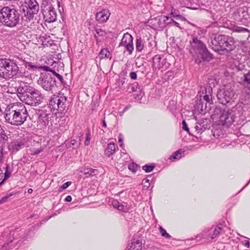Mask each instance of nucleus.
Instances as JSON below:
<instances>
[{
	"instance_id": "obj_53",
	"label": "nucleus",
	"mask_w": 250,
	"mask_h": 250,
	"mask_svg": "<svg viewBox=\"0 0 250 250\" xmlns=\"http://www.w3.org/2000/svg\"><path fill=\"white\" fill-rule=\"evenodd\" d=\"M71 184V182H69V181L67 182L64 183L60 188H62V189H64L66 188H68L69 186H70Z\"/></svg>"
},
{
	"instance_id": "obj_27",
	"label": "nucleus",
	"mask_w": 250,
	"mask_h": 250,
	"mask_svg": "<svg viewBox=\"0 0 250 250\" xmlns=\"http://www.w3.org/2000/svg\"><path fill=\"white\" fill-rule=\"evenodd\" d=\"M142 250V242L139 240H135L131 243L129 248L128 250Z\"/></svg>"
},
{
	"instance_id": "obj_42",
	"label": "nucleus",
	"mask_w": 250,
	"mask_h": 250,
	"mask_svg": "<svg viewBox=\"0 0 250 250\" xmlns=\"http://www.w3.org/2000/svg\"><path fill=\"white\" fill-rule=\"evenodd\" d=\"M159 229L162 236L165 237L166 238L169 239L171 238V236L162 227H160Z\"/></svg>"
},
{
	"instance_id": "obj_13",
	"label": "nucleus",
	"mask_w": 250,
	"mask_h": 250,
	"mask_svg": "<svg viewBox=\"0 0 250 250\" xmlns=\"http://www.w3.org/2000/svg\"><path fill=\"white\" fill-rule=\"evenodd\" d=\"M133 40V37L130 34L126 33L124 34L119 46L125 47V50L130 55L134 50Z\"/></svg>"
},
{
	"instance_id": "obj_1",
	"label": "nucleus",
	"mask_w": 250,
	"mask_h": 250,
	"mask_svg": "<svg viewBox=\"0 0 250 250\" xmlns=\"http://www.w3.org/2000/svg\"><path fill=\"white\" fill-rule=\"evenodd\" d=\"M17 95L20 99L25 104L37 106L40 104L43 99L41 92L26 83H22L18 87Z\"/></svg>"
},
{
	"instance_id": "obj_30",
	"label": "nucleus",
	"mask_w": 250,
	"mask_h": 250,
	"mask_svg": "<svg viewBox=\"0 0 250 250\" xmlns=\"http://www.w3.org/2000/svg\"><path fill=\"white\" fill-rule=\"evenodd\" d=\"M83 134H81V136L78 139H73L71 141V146L72 148L74 149L77 148L81 145V137L83 136Z\"/></svg>"
},
{
	"instance_id": "obj_41",
	"label": "nucleus",
	"mask_w": 250,
	"mask_h": 250,
	"mask_svg": "<svg viewBox=\"0 0 250 250\" xmlns=\"http://www.w3.org/2000/svg\"><path fill=\"white\" fill-rule=\"evenodd\" d=\"M154 167L155 166L154 165H146L143 167L142 169L146 172H150L153 170Z\"/></svg>"
},
{
	"instance_id": "obj_58",
	"label": "nucleus",
	"mask_w": 250,
	"mask_h": 250,
	"mask_svg": "<svg viewBox=\"0 0 250 250\" xmlns=\"http://www.w3.org/2000/svg\"><path fill=\"white\" fill-rule=\"evenodd\" d=\"M12 240H11L7 244H5L4 245H3L2 247V250H7V249H6L7 247L8 246L9 243L12 242Z\"/></svg>"
},
{
	"instance_id": "obj_25",
	"label": "nucleus",
	"mask_w": 250,
	"mask_h": 250,
	"mask_svg": "<svg viewBox=\"0 0 250 250\" xmlns=\"http://www.w3.org/2000/svg\"><path fill=\"white\" fill-rule=\"evenodd\" d=\"M81 172L83 173L84 175H85L86 177H88L89 176L96 175L97 174L98 171L96 169L84 167L83 169L81 170Z\"/></svg>"
},
{
	"instance_id": "obj_31",
	"label": "nucleus",
	"mask_w": 250,
	"mask_h": 250,
	"mask_svg": "<svg viewBox=\"0 0 250 250\" xmlns=\"http://www.w3.org/2000/svg\"><path fill=\"white\" fill-rule=\"evenodd\" d=\"M96 33L94 34L95 38H97L99 37H104L106 35V32L99 28H96L95 29Z\"/></svg>"
},
{
	"instance_id": "obj_18",
	"label": "nucleus",
	"mask_w": 250,
	"mask_h": 250,
	"mask_svg": "<svg viewBox=\"0 0 250 250\" xmlns=\"http://www.w3.org/2000/svg\"><path fill=\"white\" fill-rule=\"evenodd\" d=\"M110 15L108 10H103L98 12L96 15V20L100 22L106 21Z\"/></svg>"
},
{
	"instance_id": "obj_40",
	"label": "nucleus",
	"mask_w": 250,
	"mask_h": 250,
	"mask_svg": "<svg viewBox=\"0 0 250 250\" xmlns=\"http://www.w3.org/2000/svg\"><path fill=\"white\" fill-rule=\"evenodd\" d=\"M129 209V207H128L126 204V205H125L120 204L117 209H118L119 210H120V211H122L124 212H127L128 211Z\"/></svg>"
},
{
	"instance_id": "obj_43",
	"label": "nucleus",
	"mask_w": 250,
	"mask_h": 250,
	"mask_svg": "<svg viewBox=\"0 0 250 250\" xmlns=\"http://www.w3.org/2000/svg\"><path fill=\"white\" fill-rule=\"evenodd\" d=\"M138 165L134 163H131L128 166V169L133 172H135L137 170Z\"/></svg>"
},
{
	"instance_id": "obj_20",
	"label": "nucleus",
	"mask_w": 250,
	"mask_h": 250,
	"mask_svg": "<svg viewBox=\"0 0 250 250\" xmlns=\"http://www.w3.org/2000/svg\"><path fill=\"white\" fill-rule=\"evenodd\" d=\"M245 11L244 6L239 7L235 9L232 14L234 20L241 22L242 20V15Z\"/></svg>"
},
{
	"instance_id": "obj_2",
	"label": "nucleus",
	"mask_w": 250,
	"mask_h": 250,
	"mask_svg": "<svg viewBox=\"0 0 250 250\" xmlns=\"http://www.w3.org/2000/svg\"><path fill=\"white\" fill-rule=\"evenodd\" d=\"M22 11L13 6H5L0 10V22L9 27H15L22 19Z\"/></svg>"
},
{
	"instance_id": "obj_59",
	"label": "nucleus",
	"mask_w": 250,
	"mask_h": 250,
	"mask_svg": "<svg viewBox=\"0 0 250 250\" xmlns=\"http://www.w3.org/2000/svg\"><path fill=\"white\" fill-rule=\"evenodd\" d=\"M72 200V197L70 195H68L66 197L65 201L66 202H70Z\"/></svg>"
},
{
	"instance_id": "obj_7",
	"label": "nucleus",
	"mask_w": 250,
	"mask_h": 250,
	"mask_svg": "<svg viewBox=\"0 0 250 250\" xmlns=\"http://www.w3.org/2000/svg\"><path fill=\"white\" fill-rule=\"evenodd\" d=\"M38 83L44 90L51 93L56 90V79L49 74H42L38 80Z\"/></svg>"
},
{
	"instance_id": "obj_62",
	"label": "nucleus",
	"mask_w": 250,
	"mask_h": 250,
	"mask_svg": "<svg viewBox=\"0 0 250 250\" xmlns=\"http://www.w3.org/2000/svg\"><path fill=\"white\" fill-rule=\"evenodd\" d=\"M3 171L1 170V168L0 167V182H1V180L2 179V178L3 177Z\"/></svg>"
},
{
	"instance_id": "obj_36",
	"label": "nucleus",
	"mask_w": 250,
	"mask_h": 250,
	"mask_svg": "<svg viewBox=\"0 0 250 250\" xmlns=\"http://www.w3.org/2000/svg\"><path fill=\"white\" fill-rule=\"evenodd\" d=\"M222 227H221L219 226H217L215 228V229L214 230V232H213V233L211 238L213 239V238L217 237L218 236H219V235L220 234V231L222 230Z\"/></svg>"
},
{
	"instance_id": "obj_16",
	"label": "nucleus",
	"mask_w": 250,
	"mask_h": 250,
	"mask_svg": "<svg viewBox=\"0 0 250 250\" xmlns=\"http://www.w3.org/2000/svg\"><path fill=\"white\" fill-rule=\"evenodd\" d=\"M49 111L46 110H39L37 114L38 115L40 121L43 123L45 125H48L49 123V119L50 118V114Z\"/></svg>"
},
{
	"instance_id": "obj_12",
	"label": "nucleus",
	"mask_w": 250,
	"mask_h": 250,
	"mask_svg": "<svg viewBox=\"0 0 250 250\" xmlns=\"http://www.w3.org/2000/svg\"><path fill=\"white\" fill-rule=\"evenodd\" d=\"M220 113L219 124L229 126L234 122L235 116L231 110H222Z\"/></svg>"
},
{
	"instance_id": "obj_28",
	"label": "nucleus",
	"mask_w": 250,
	"mask_h": 250,
	"mask_svg": "<svg viewBox=\"0 0 250 250\" xmlns=\"http://www.w3.org/2000/svg\"><path fill=\"white\" fill-rule=\"evenodd\" d=\"M110 55V52L108 51L107 48H105L101 50L99 54V57L101 60H102L105 58H108Z\"/></svg>"
},
{
	"instance_id": "obj_8",
	"label": "nucleus",
	"mask_w": 250,
	"mask_h": 250,
	"mask_svg": "<svg viewBox=\"0 0 250 250\" xmlns=\"http://www.w3.org/2000/svg\"><path fill=\"white\" fill-rule=\"evenodd\" d=\"M67 98L63 95H53L49 101V107L51 111L57 113H62L65 108Z\"/></svg>"
},
{
	"instance_id": "obj_52",
	"label": "nucleus",
	"mask_w": 250,
	"mask_h": 250,
	"mask_svg": "<svg viewBox=\"0 0 250 250\" xmlns=\"http://www.w3.org/2000/svg\"><path fill=\"white\" fill-rule=\"evenodd\" d=\"M111 203L113 207L114 208L118 209V206L120 203L117 200H113Z\"/></svg>"
},
{
	"instance_id": "obj_37",
	"label": "nucleus",
	"mask_w": 250,
	"mask_h": 250,
	"mask_svg": "<svg viewBox=\"0 0 250 250\" xmlns=\"http://www.w3.org/2000/svg\"><path fill=\"white\" fill-rule=\"evenodd\" d=\"M161 60V57L160 55H155L153 58V65H157V66L159 67L160 64H159V62Z\"/></svg>"
},
{
	"instance_id": "obj_4",
	"label": "nucleus",
	"mask_w": 250,
	"mask_h": 250,
	"mask_svg": "<svg viewBox=\"0 0 250 250\" xmlns=\"http://www.w3.org/2000/svg\"><path fill=\"white\" fill-rule=\"evenodd\" d=\"M19 68L15 61L7 59H0V78L6 80L16 76Z\"/></svg>"
},
{
	"instance_id": "obj_44",
	"label": "nucleus",
	"mask_w": 250,
	"mask_h": 250,
	"mask_svg": "<svg viewBox=\"0 0 250 250\" xmlns=\"http://www.w3.org/2000/svg\"><path fill=\"white\" fill-rule=\"evenodd\" d=\"M13 195V194L11 193L8 195H6V196L3 197L0 200V205L6 202L8 199L11 196H12Z\"/></svg>"
},
{
	"instance_id": "obj_38",
	"label": "nucleus",
	"mask_w": 250,
	"mask_h": 250,
	"mask_svg": "<svg viewBox=\"0 0 250 250\" xmlns=\"http://www.w3.org/2000/svg\"><path fill=\"white\" fill-rule=\"evenodd\" d=\"M184 152V151L182 150V149H179L176 151L170 156V159H176L180 158L181 156H179L178 155Z\"/></svg>"
},
{
	"instance_id": "obj_6",
	"label": "nucleus",
	"mask_w": 250,
	"mask_h": 250,
	"mask_svg": "<svg viewBox=\"0 0 250 250\" xmlns=\"http://www.w3.org/2000/svg\"><path fill=\"white\" fill-rule=\"evenodd\" d=\"M25 7L26 8V13L22 17V24L26 25L25 22H30L33 21L34 15L37 14L39 10L38 3L36 0H25Z\"/></svg>"
},
{
	"instance_id": "obj_34",
	"label": "nucleus",
	"mask_w": 250,
	"mask_h": 250,
	"mask_svg": "<svg viewBox=\"0 0 250 250\" xmlns=\"http://www.w3.org/2000/svg\"><path fill=\"white\" fill-rule=\"evenodd\" d=\"M125 83L124 79H118L115 83V89L117 91L119 90L121 86L123 85Z\"/></svg>"
},
{
	"instance_id": "obj_39",
	"label": "nucleus",
	"mask_w": 250,
	"mask_h": 250,
	"mask_svg": "<svg viewBox=\"0 0 250 250\" xmlns=\"http://www.w3.org/2000/svg\"><path fill=\"white\" fill-rule=\"evenodd\" d=\"M184 152V151L182 150V149H179L176 151L170 156V159H176L180 158L181 156H179L178 155Z\"/></svg>"
},
{
	"instance_id": "obj_32",
	"label": "nucleus",
	"mask_w": 250,
	"mask_h": 250,
	"mask_svg": "<svg viewBox=\"0 0 250 250\" xmlns=\"http://www.w3.org/2000/svg\"><path fill=\"white\" fill-rule=\"evenodd\" d=\"M9 168V166L7 165L5 167L6 170L4 173V178L0 182V185H1L3 184V183L5 181L6 179H7L11 175V172L9 171L8 169Z\"/></svg>"
},
{
	"instance_id": "obj_3",
	"label": "nucleus",
	"mask_w": 250,
	"mask_h": 250,
	"mask_svg": "<svg viewBox=\"0 0 250 250\" xmlns=\"http://www.w3.org/2000/svg\"><path fill=\"white\" fill-rule=\"evenodd\" d=\"M210 43L212 49L216 52L226 51L229 52L234 47L232 38L222 34H212L210 37Z\"/></svg>"
},
{
	"instance_id": "obj_55",
	"label": "nucleus",
	"mask_w": 250,
	"mask_h": 250,
	"mask_svg": "<svg viewBox=\"0 0 250 250\" xmlns=\"http://www.w3.org/2000/svg\"><path fill=\"white\" fill-rule=\"evenodd\" d=\"M129 76L132 79L135 80L137 78V74L135 72H130Z\"/></svg>"
},
{
	"instance_id": "obj_57",
	"label": "nucleus",
	"mask_w": 250,
	"mask_h": 250,
	"mask_svg": "<svg viewBox=\"0 0 250 250\" xmlns=\"http://www.w3.org/2000/svg\"><path fill=\"white\" fill-rule=\"evenodd\" d=\"M119 142L120 143V146L121 147H122L123 146L124 144H123V139L122 138L121 135H119Z\"/></svg>"
},
{
	"instance_id": "obj_19",
	"label": "nucleus",
	"mask_w": 250,
	"mask_h": 250,
	"mask_svg": "<svg viewBox=\"0 0 250 250\" xmlns=\"http://www.w3.org/2000/svg\"><path fill=\"white\" fill-rule=\"evenodd\" d=\"M159 21L163 22L162 24L160 25L161 28H163L166 25L172 23L176 26L179 27V23L174 21L172 19H171L169 17L166 16H160V18L159 19Z\"/></svg>"
},
{
	"instance_id": "obj_10",
	"label": "nucleus",
	"mask_w": 250,
	"mask_h": 250,
	"mask_svg": "<svg viewBox=\"0 0 250 250\" xmlns=\"http://www.w3.org/2000/svg\"><path fill=\"white\" fill-rule=\"evenodd\" d=\"M41 9L43 19L46 22L50 23L56 21L57 14L52 3L45 1L42 3Z\"/></svg>"
},
{
	"instance_id": "obj_35",
	"label": "nucleus",
	"mask_w": 250,
	"mask_h": 250,
	"mask_svg": "<svg viewBox=\"0 0 250 250\" xmlns=\"http://www.w3.org/2000/svg\"><path fill=\"white\" fill-rule=\"evenodd\" d=\"M170 15L174 18H177L180 20H184L185 18L181 15H180L179 12L175 10H172L170 13Z\"/></svg>"
},
{
	"instance_id": "obj_5",
	"label": "nucleus",
	"mask_w": 250,
	"mask_h": 250,
	"mask_svg": "<svg viewBox=\"0 0 250 250\" xmlns=\"http://www.w3.org/2000/svg\"><path fill=\"white\" fill-rule=\"evenodd\" d=\"M190 52L193 56L200 55L203 61H209L212 59V55L208 51L206 45L197 38L194 37L190 42Z\"/></svg>"
},
{
	"instance_id": "obj_11",
	"label": "nucleus",
	"mask_w": 250,
	"mask_h": 250,
	"mask_svg": "<svg viewBox=\"0 0 250 250\" xmlns=\"http://www.w3.org/2000/svg\"><path fill=\"white\" fill-rule=\"evenodd\" d=\"M13 114H15V118L16 125H22L26 120L28 116L27 110L22 104L15 103V109Z\"/></svg>"
},
{
	"instance_id": "obj_9",
	"label": "nucleus",
	"mask_w": 250,
	"mask_h": 250,
	"mask_svg": "<svg viewBox=\"0 0 250 250\" xmlns=\"http://www.w3.org/2000/svg\"><path fill=\"white\" fill-rule=\"evenodd\" d=\"M234 95L233 88L231 86L227 85L218 91L217 97L220 103L226 105L232 100Z\"/></svg>"
},
{
	"instance_id": "obj_26",
	"label": "nucleus",
	"mask_w": 250,
	"mask_h": 250,
	"mask_svg": "<svg viewBox=\"0 0 250 250\" xmlns=\"http://www.w3.org/2000/svg\"><path fill=\"white\" fill-rule=\"evenodd\" d=\"M115 150V144L113 143H110L107 145V146L104 151V155L109 157L114 154Z\"/></svg>"
},
{
	"instance_id": "obj_14",
	"label": "nucleus",
	"mask_w": 250,
	"mask_h": 250,
	"mask_svg": "<svg viewBox=\"0 0 250 250\" xmlns=\"http://www.w3.org/2000/svg\"><path fill=\"white\" fill-rule=\"evenodd\" d=\"M15 109V103L10 104L7 106L4 112V117L6 122L13 125H16V123L14 117L15 114H13Z\"/></svg>"
},
{
	"instance_id": "obj_46",
	"label": "nucleus",
	"mask_w": 250,
	"mask_h": 250,
	"mask_svg": "<svg viewBox=\"0 0 250 250\" xmlns=\"http://www.w3.org/2000/svg\"><path fill=\"white\" fill-rule=\"evenodd\" d=\"M53 74L59 79L62 84H64L63 79L62 76L57 73L55 71H54Z\"/></svg>"
},
{
	"instance_id": "obj_48",
	"label": "nucleus",
	"mask_w": 250,
	"mask_h": 250,
	"mask_svg": "<svg viewBox=\"0 0 250 250\" xmlns=\"http://www.w3.org/2000/svg\"><path fill=\"white\" fill-rule=\"evenodd\" d=\"M43 70L46 71H50L53 74L54 73L55 70L53 69L51 67L48 66H43L41 67Z\"/></svg>"
},
{
	"instance_id": "obj_54",
	"label": "nucleus",
	"mask_w": 250,
	"mask_h": 250,
	"mask_svg": "<svg viewBox=\"0 0 250 250\" xmlns=\"http://www.w3.org/2000/svg\"><path fill=\"white\" fill-rule=\"evenodd\" d=\"M182 125H183V130H186V131H187L188 132L189 131V129L188 127V125H187V124L186 122L185 121H183L182 122Z\"/></svg>"
},
{
	"instance_id": "obj_50",
	"label": "nucleus",
	"mask_w": 250,
	"mask_h": 250,
	"mask_svg": "<svg viewBox=\"0 0 250 250\" xmlns=\"http://www.w3.org/2000/svg\"><path fill=\"white\" fill-rule=\"evenodd\" d=\"M146 44H145L146 47V46H148L149 48H150L152 46L153 43L152 42H153V41L152 40L150 41V39L149 38H147L146 41Z\"/></svg>"
},
{
	"instance_id": "obj_64",
	"label": "nucleus",
	"mask_w": 250,
	"mask_h": 250,
	"mask_svg": "<svg viewBox=\"0 0 250 250\" xmlns=\"http://www.w3.org/2000/svg\"><path fill=\"white\" fill-rule=\"evenodd\" d=\"M32 192H33V190H32V189H31V188H29V189L28 190V192L29 193H31Z\"/></svg>"
},
{
	"instance_id": "obj_23",
	"label": "nucleus",
	"mask_w": 250,
	"mask_h": 250,
	"mask_svg": "<svg viewBox=\"0 0 250 250\" xmlns=\"http://www.w3.org/2000/svg\"><path fill=\"white\" fill-rule=\"evenodd\" d=\"M128 89L129 90V92H137V97H135L136 100H140V98L139 97V93L141 94V86H139L137 83H134L130 85L128 87Z\"/></svg>"
},
{
	"instance_id": "obj_49",
	"label": "nucleus",
	"mask_w": 250,
	"mask_h": 250,
	"mask_svg": "<svg viewBox=\"0 0 250 250\" xmlns=\"http://www.w3.org/2000/svg\"><path fill=\"white\" fill-rule=\"evenodd\" d=\"M90 134L89 133H87L86 134V139L84 142V144L86 146H88L90 143Z\"/></svg>"
},
{
	"instance_id": "obj_45",
	"label": "nucleus",
	"mask_w": 250,
	"mask_h": 250,
	"mask_svg": "<svg viewBox=\"0 0 250 250\" xmlns=\"http://www.w3.org/2000/svg\"><path fill=\"white\" fill-rule=\"evenodd\" d=\"M204 123V121L202 122L201 121L200 123H198V125H196L195 128L197 131L198 132H202L203 129V125H202V124Z\"/></svg>"
},
{
	"instance_id": "obj_29",
	"label": "nucleus",
	"mask_w": 250,
	"mask_h": 250,
	"mask_svg": "<svg viewBox=\"0 0 250 250\" xmlns=\"http://www.w3.org/2000/svg\"><path fill=\"white\" fill-rule=\"evenodd\" d=\"M231 29L232 31L235 32H249V29L247 28H243L242 27H239L236 25H233L231 27Z\"/></svg>"
},
{
	"instance_id": "obj_24",
	"label": "nucleus",
	"mask_w": 250,
	"mask_h": 250,
	"mask_svg": "<svg viewBox=\"0 0 250 250\" xmlns=\"http://www.w3.org/2000/svg\"><path fill=\"white\" fill-rule=\"evenodd\" d=\"M146 42L145 39H142L141 37L137 38L136 42V49L138 52H141L145 47V44Z\"/></svg>"
},
{
	"instance_id": "obj_21",
	"label": "nucleus",
	"mask_w": 250,
	"mask_h": 250,
	"mask_svg": "<svg viewBox=\"0 0 250 250\" xmlns=\"http://www.w3.org/2000/svg\"><path fill=\"white\" fill-rule=\"evenodd\" d=\"M245 12L242 15V20H241V22L245 25H247L250 22V7L244 6Z\"/></svg>"
},
{
	"instance_id": "obj_63",
	"label": "nucleus",
	"mask_w": 250,
	"mask_h": 250,
	"mask_svg": "<svg viewBox=\"0 0 250 250\" xmlns=\"http://www.w3.org/2000/svg\"><path fill=\"white\" fill-rule=\"evenodd\" d=\"M245 246H246L247 248H249L250 244V242L249 241L246 240L244 244Z\"/></svg>"
},
{
	"instance_id": "obj_60",
	"label": "nucleus",
	"mask_w": 250,
	"mask_h": 250,
	"mask_svg": "<svg viewBox=\"0 0 250 250\" xmlns=\"http://www.w3.org/2000/svg\"><path fill=\"white\" fill-rule=\"evenodd\" d=\"M160 18V17H158V18H157L156 19H155V21H157V23L158 24V26L160 28H161L160 25L162 24V21H159V19Z\"/></svg>"
},
{
	"instance_id": "obj_61",
	"label": "nucleus",
	"mask_w": 250,
	"mask_h": 250,
	"mask_svg": "<svg viewBox=\"0 0 250 250\" xmlns=\"http://www.w3.org/2000/svg\"><path fill=\"white\" fill-rule=\"evenodd\" d=\"M42 0V3L45 2V1L46 2H47V3H52V2H54L53 0Z\"/></svg>"
},
{
	"instance_id": "obj_51",
	"label": "nucleus",
	"mask_w": 250,
	"mask_h": 250,
	"mask_svg": "<svg viewBox=\"0 0 250 250\" xmlns=\"http://www.w3.org/2000/svg\"><path fill=\"white\" fill-rule=\"evenodd\" d=\"M44 149V147H41L40 148L37 149V150H34V151H33V153H32V154L33 155H38L39 154V153H40Z\"/></svg>"
},
{
	"instance_id": "obj_17",
	"label": "nucleus",
	"mask_w": 250,
	"mask_h": 250,
	"mask_svg": "<svg viewBox=\"0 0 250 250\" xmlns=\"http://www.w3.org/2000/svg\"><path fill=\"white\" fill-rule=\"evenodd\" d=\"M24 143L21 140H15L10 143L8 146L9 150L12 152H16L23 147Z\"/></svg>"
},
{
	"instance_id": "obj_47",
	"label": "nucleus",
	"mask_w": 250,
	"mask_h": 250,
	"mask_svg": "<svg viewBox=\"0 0 250 250\" xmlns=\"http://www.w3.org/2000/svg\"><path fill=\"white\" fill-rule=\"evenodd\" d=\"M142 184L143 185L144 189H146L149 187L150 183L148 179L144 180Z\"/></svg>"
},
{
	"instance_id": "obj_22",
	"label": "nucleus",
	"mask_w": 250,
	"mask_h": 250,
	"mask_svg": "<svg viewBox=\"0 0 250 250\" xmlns=\"http://www.w3.org/2000/svg\"><path fill=\"white\" fill-rule=\"evenodd\" d=\"M10 136V134H8L7 131L3 129L0 125V144H5L8 140Z\"/></svg>"
},
{
	"instance_id": "obj_15",
	"label": "nucleus",
	"mask_w": 250,
	"mask_h": 250,
	"mask_svg": "<svg viewBox=\"0 0 250 250\" xmlns=\"http://www.w3.org/2000/svg\"><path fill=\"white\" fill-rule=\"evenodd\" d=\"M212 91V88L210 86H208L206 88L204 87L202 91H199L197 96H199L200 101L202 100V98H203V99L206 102V104H212L211 95Z\"/></svg>"
},
{
	"instance_id": "obj_33",
	"label": "nucleus",
	"mask_w": 250,
	"mask_h": 250,
	"mask_svg": "<svg viewBox=\"0 0 250 250\" xmlns=\"http://www.w3.org/2000/svg\"><path fill=\"white\" fill-rule=\"evenodd\" d=\"M25 66L26 68H28V69L32 70H35L40 68V67H39L37 65L33 64L30 62H26L25 63Z\"/></svg>"
},
{
	"instance_id": "obj_56",
	"label": "nucleus",
	"mask_w": 250,
	"mask_h": 250,
	"mask_svg": "<svg viewBox=\"0 0 250 250\" xmlns=\"http://www.w3.org/2000/svg\"><path fill=\"white\" fill-rule=\"evenodd\" d=\"M3 147L2 146H0V161L3 158Z\"/></svg>"
}]
</instances>
